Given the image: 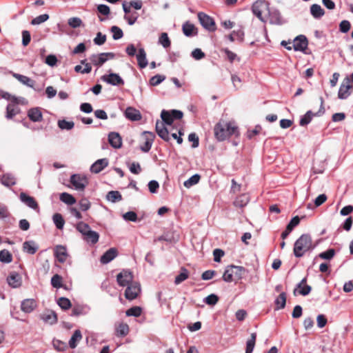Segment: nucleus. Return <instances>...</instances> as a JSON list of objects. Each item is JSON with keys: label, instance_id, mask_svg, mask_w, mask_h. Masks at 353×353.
I'll list each match as a JSON object with an SVG mask.
<instances>
[{"label": "nucleus", "instance_id": "nucleus-4", "mask_svg": "<svg viewBox=\"0 0 353 353\" xmlns=\"http://www.w3.org/2000/svg\"><path fill=\"white\" fill-rule=\"evenodd\" d=\"M70 182L73 188L78 191H83L88 184V180L85 175L74 174L71 175Z\"/></svg>", "mask_w": 353, "mask_h": 353}, {"label": "nucleus", "instance_id": "nucleus-51", "mask_svg": "<svg viewBox=\"0 0 353 353\" xmlns=\"http://www.w3.org/2000/svg\"><path fill=\"white\" fill-rule=\"evenodd\" d=\"M51 285L53 288H63L62 277L59 274H54L51 279Z\"/></svg>", "mask_w": 353, "mask_h": 353}, {"label": "nucleus", "instance_id": "nucleus-61", "mask_svg": "<svg viewBox=\"0 0 353 353\" xmlns=\"http://www.w3.org/2000/svg\"><path fill=\"white\" fill-rule=\"evenodd\" d=\"M219 301V297L214 294H211L208 295L207 297L205 298V303L210 305H215Z\"/></svg>", "mask_w": 353, "mask_h": 353}, {"label": "nucleus", "instance_id": "nucleus-29", "mask_svg": "<svg viewBox=\"0 0 353 353\" xmlns=\"http://www.w3.org/2000/svg\"><path fill=\"white\" fill-rule=\"evenodd\" d=\"M23 250L29 254H34L38 250V246L33 241H27L23 243Z\"/></svg>", "mask_w": 353, "mask_h": 353}, {"label": "nucleus", "instance_id": "nucleus-15", "mask_svg": "<svg viewBox=\"0 0 353 353\" xmlns=\"http://www.w3.org/2000/svg\"><path fill=\"white\" fill-rule=\"evenodd\" d=\"M267 14L268 15L270 23L277 25L281 23V15L276 8L269 7V10L267 12L266 15Z\"/></svg>", "mask_w": 353, "mask_h": 353}, {"label": "nucleus", "instance_id": "nucleus-57", "mask_svg": "<svg viewBox=\"0 0 353 353\" xmlns=\"http://www.w3.org/2000/svg\"><path fill=\"white\" fill-rule=\"evenodd\" d=\"M49 19V15L48 14H41L35 18H34L31 24L32 25H39L45 21H46Z\"/></svg>", "mask_w": 353, "mask_h": 353}, {"label": "nucleus", "instance_id": "nucleus-63", "mask_svg": "<svg viewBox=\"0 0 353 353\" xmlns=\"http://www.w3.org/2000/svg\"><path fill=\"white\" fill-rule=\"evenodd\" d=\"M106 41V35L103 34L101 32H99L97 34L96 37L94 39V43L96 45L101 46L103 45Z\"/></svg>", "mask_w": 353, "mask_h": 353}, {"label": "nucleus", "instance_id": "nucleus-17", "mask_svg": "<svg viewBox=\"0 0 353 353\" xmlns=\"http://www.w3.org/2000/svg\"><path fill=\"white\" fill-rule=\"evenodd\" d=\"M7 282L8 285L13 288H19L22 284L21 276L19 274L12 272L7 277Z\"/></svg>", "mask_w": 353, "mask_h": 353}, {"label": "nucleus", "instance_id": "nucleus-60", "mask_svg": "<svg viewBox=\"0 0 353 353\" xmlns=\"http://www.w3.org/2000/svg\"><path fill=\"white\" fill-rule=\"evenodd\" d=\"M79 205L80 209L82 211H87V210H88L90 208V206H91L90 202L86 198H82L79 201Z\"/></svg>", "mask_w": 353, "mask_h": 353}, {"label": "nucleus", "instance_id": "nucleus-30", "mask_svg": "<svg viewBox=\"0 0 353 353\" xmlns=\"http://www.w3.org/2000/svg\"><path fill=\"white\" fill-rule=\"evenodd\" d=\"M12 76L17 79L19 82L23 83V85H26L30 88H33L34 85V81L31 79L27 76H24L20 74L14 73L12 72Z\"/></svg>", "mask_w": 353, "mask_h": 353}, {"label": "nucleus", "instance_id": "nucleus-10", "mask_svg": "<svg viewBox=\"0 0 353 353\" xmlns=\"http://www.w3.org/2000/svg\"><path fill=\"white\" fill-rule=\"evenodd\" d=\"M141 292V286L138 283L129 285L125 292V296L128 300L135 299Z\"/></svg>", "mask_w": 353, "mask_h": 353}, {"label": "nucleus", "instance_id": "nucleus-22", "mask_svg": "<svg viewBox=\"0 0 353 353\" xmlns=\"http://www.w3.org/2000/svg\"><path fill=\"white\" fill-rule=\"evenodd\" d=\"M136 57L138 65L140 68H145L148 65V62L146 58V52L144 48H139L138 53L136 54Z\"/></svg>", "mask_w": 353, "mask_h": 353}, {"label": "nucleus", "instance_id": "nucleus-43", "mask_svg": "<svg viewBox=\"0 0 353 353\" xmlns=\"http://www.w3.org/2000/svg\"><path fill=\"white\" fill-rule=\"evenodd\" d=\"M234 269L232 268V265H229L226 268L223 274V280L225 282H232L234 279Z\"/></svg>", "mask_w": 353, "mask_h": 353}, {"label": "nucleus", "instance_id": "nucleus-3", "mask_svg": "<svg viewBox=\"0 0 353 353\" xmlns=\"http://www.w3.org/2000/svg\"><path fill=\"white\" fill-rule=\"evenodd\" d=\"M270 3L265 0H257L252 6L253 14L261 21H266L265 16L269 10Z\"/></svg>", "mask_w": 353, "mask_h": 353}, {"label": "nucleus", "instance_id": "nucleus-45", "mask_svg": "<svg viewBox=\"0 0 353 353\" xmlns=\"http://www.w3.org/2000/svg\"><path fill=\"white\" fill-rule=\"evenodd\" d=\"M76 229L83 235L85 236L86 233H88L91 228L88 223H85L83 221H80L77 223Z\"/></svg>", "mask_w": 353, "mask_h": 353}, {"label": "nucleus", "instance_id": "nucleus-40", "mask_svg": "<svg viewBox=\"0 0 353 353\" xmlns=\"http://www.w3.org/2000/svg\"><path fill=\"white\" fill-rule=\"evenodd\" d=\"M117 335L119 336H125L129 332V326L124 323H120L116 327Z\"/></svg>", "mask_w": 353, "mask_h": 353}, {"label": "nucleus", "instance_id": "nucleus-2", "mask_svg": "<svg viewBox=\"0 0 353 353\" xmlns=\"http://www.w3.org/2000/svg\"><path fill=\"white\" fill-rule=\"evenodd\" d=\"M313 248L310 235L303 234L295 241L293 252L296 257L300 258Z\"/></svg>", "mask_w": 353, "mask_h": 353}, {"label": "nucleus", "instance_id": "nucleus-12", "mask_svg": "<svg viewBox=\"0 0 353 353\" xmlns=\"http://www.w3.org/2000/svg\"><path fill=\"white\" fill-rule=\"evenodd\" d=\"M54 254L57 261L61 263L65 262L68 256L66 248L61 245L54 248Z\"/></svg>", "mask_w": 353, "mask_h": 353}, {"label": "nucleus", "instance_id": "nucleus-36", "mask_svg": "<svg viewBox=\"0 0 353 353\" xmlns=\"http://www.w3.org/2000/svg\"><path fill=\"white\" fill-rule=\"evenodd\" d=\"M256 339V334L255 332L252 333L250 338L248 339L246 342L245 353H252Z\"/></svg>", "mask_w": 353, "mask_h": 353}, {"label": "nucleus", "instance_id": "nucleus-23", "mask_svg": "<svg viewBox=\"0 0 353 353\" xmlns=\"http://www.w3.org/2000/svg\"><path fill=\"white\" fill-rule=\"evenodd\" d=\"M37 307L36 301L32 299H25L21 305V310L26 313H30Z\"/></svg>", "mask_w": 353, "mask_h": 353}, {"label": "nucleus", "instance_id": "nucleus-38", "mask_svg": "<svg viewBox=\"0 0 353 353\" xmlns=\"http://www.w3.org/2000/svg\"><path fill=\"white\" fill-rule=\"evenodd\" d=\"M59 199L67 205H73L76 203L75 198L68 192H63L60 194Z\"/></svg>", "mask_w": 353, "mask_h": 353}, {"label": "nucleus", "instance_id": "nucleus-37", "mask_svg": "<svg viewBox=\"0 0 353 353\" xmlns=\"http://www.w3.org/2000/svg\"><path fill=\"white\" fill-rule=\"evenodd\" d=\"M106 199L112 203H116L122 200V195L119 191H110L106 195Z\"/></svg>", "mask_w": 353, "mask_h": 353}, {"label": "nucleus", "instance_id": "nucleus-56", "mask_svg": "<svg viewBox=\"0 0 353 353\" xmlns=\"http://www.w3.org/2000/svg\"><path fill=\"white\" fill-rule=\"evenodd\" d=\"M139 14L137 12H134L129 14H125L124 19L127 21L128 23L130 26H132L135 23L138 19Z\"/></svg>", "mask_w": 353, "mask_h": 353}, {"label": "nucleus", "instance_id": "nucleus-48", "mask_svg": "<svg viewBox=\"0 0 353 353\" xmlns=\"http://www.w3.org/2000/svg\"><path fill=\"white\" fill-rule=\"evenodd\" d=\"M110 31L112 33V38L114 40H119L121 39L123 36V32L122 30L118 26H112L110 28Z\"/></svg>", "mask_w": 353, "mask_h": 353}, {"label": "nucleus", "instance_id": "nucleus-47", "mask_svg": "<svg viewBox=\"0 0 353 353\" xmlns=\"http://www.w3.org/2000/svg\"><path fill=\"white\" fill-rule=\"evenodd\" d=\"M57 125L59 128L61 130H72L74 126V123L73 121H68L65 119L59 120Z\"/></svg>", "mask_w": 353, "mask_h": 353}, {"label": "nucleus", "instance_id": "nucleus-20", "mask_svg": "<svg viewBox=\"0 0 353 353\" xmlns=\"http://www.w3.org/2000/svg\"><path fill=\"white\" fill-rule=\"evenodd\" d=\"M117 256V250L116 248H112L108 250L100 259L102 264H107L112 261Z\"/></svg>", "mask_w": 353, "mask_h": 353}, {"label": "nucleus", "instance_id": "nucleus-18", "mask_svg": "<svg viewBox=\"0 0 353 353\" xmlns=\"http://www.w3.org/2000/svg\"><path fill=\"white\" fill-rule=\"evenodd\" d=\"M108 141L114 148H120L122 145V139L119 133L112 132L108 134Z\"/></svg>", "mask_w": 353, "mask_h": 353}, {"label": "nucleus", "instance_id": "nucleus-5", "mask_svg": "<svg viewBox=\"0 0 353 353\" xmlns=\"http://www.w3.org/2000/svg\"><path fill=\"white\" fill-rule=\"evenodd\" d=\"M352 86L351 79L349 77L344 78L339 90L338 97L341 99H347L351 94Z\"/></svg>", "mask_w": 353, "mask_h": 353}, {"label": "nucleus", "instance_id": "nucleus-28", "mask_svg": "<svg viewBox=\"0 0 353 353\" xmlns=\"http://www.w3.org/2000/svg\"><path fill=\"white\" fill-rule=\"evenodd\" d=\"M28 116L33 122H38L42 120V113L39 108L30 109Z\"/></svg>", "mask_w": 353, "mask_h": 353}, {"label": "nucleus", "instance_id": "nucleus-25", "mask_svg": "<svg viewBox=\"0 0 353 353\" xmlns=\"http://www.w3.org/2000/svg\"><path fill=\"white\" fill-rule=\"evenodd\" d=\"M41 319L46 323L50 325H53L57 321V316L54 312L47 311L41 314Z\"/></svg>", "mask_w": 353, "mask_h": 353}, {"label": "nucleus", "instance_id": "nucleus-53", "mask_svg": "<svg viewBox=\"0 0 353 353\" xmlns=\"http://www.w3.org/2000/svg\"><path fill=\"white\" fill-rule=\"evenodd\" d=\"M165 79V77L162 74H157L150 79V84L152 86H157Z\"/></svg>", "mask_w": 353, "mask_h": 353}, {"label": "nucleus", "instance_id": "nucleus-64", "mask_svg": "<svg viewBox=\"0 0 353 353\" xmlns=\"http://www.w3.org/2000/svg\"><path fill=\"white\" fill-rule=\"evenodd\" d=\"M195 60H201L205 57V53L200 48H195L191 53Z\"/></svg>", "mask_w": 353, "mask_h": 353}, {"label": "nucleus", "instance_id": "nucleus-46", "mask_svg": "<svg viewBox=\"0 0 353 353\" xmlns=\"http://www.w3.org/2000/svg\"><path fill=\"white\" fill-rule=\"evenodd\" d=\"M12 261V256L10 252L7 250L0 251V261L6 263H9Z\"/></svg>", "mask_w": 353, "mask_h": 353}, {"label": "nucleus", "instance_id": "nucleus-44", "mask_svg": "<svg viewBox=\"0 0 353 353\" xmlns=\"http://www.w3.org/2000/svg\"><path fill=\"white\" fill-rule=\"evenodd\" d=\"M200 178L201 176L199 174H195L184 181L183 185L185 188H190V187L197 184L199 182Z\"/></svg>", "mask_w": 353, "mask_h": 353}, {"label": "nucleus", "instance_id": "nucleus-21", "mask_svg": "<svg viewBox=\"0 0 353 353\" xmlns=\"http://www.w3.org/2000/svg\"><path fill=\"white\" fill-rule=\"evenodd\" d=\"M125 116L130 121H137L141 119L140 112L132 107H128L125 111Z\"/></svg>", "mask_w": 353, "mask_h": 353}, {"label": "nucleus", "instance_id": "nucleus-42", "mask_svg": "<svg viewBox=\"0 0 353 353\" xmlns=\"http://www.w3.org/2000/svg\"><path fill=\"white\" fill-rule=\"evenodd\" d=\"M52 220L57 229L63 228L65 221L63 216L59 213H55L52 216Z\"/></svg>", "mask_w": 353, "mask_h": 353}, {"label": "nucleus", "instance_id": "nucleus-9", "mask_svg": "<svg viewBox=\"0 0 353 353\" xmlns=\"http://www.w3.org/2000/svg\"><path fill=\"white\" fill-rule=\"evenodd\" d=\"M320 101H321V108H320L319 111L316 114H313L312 112L310 110L307 111L305 113V114L303 117H302L301 119H300V122H299L300 125L304 126V125H307L308 123H310V121L312 119V117L314 115L319 116L324 113L325 109L323 107V99L322 97L320 98Z\"/></svg>", "mask_w": 353, "mask_h": 353}, {"label": "nucleus", "instance_id": "nucleus-39", "mask_svg": "<svg viewBox=\"0 0 353 353\" xmlns=\"http://www.w3.org/2000/svg\"><path fill=\"white\" fill-rule=\"evenodd\" d=\"M249 196L247 194H241L236 197L234 201V205L236 207L243 208L249 202Z\"/></svg>", "mask_w": 353, "mask_h": 353}, {"label": "nucleus", "instance_id": "nucleus-6", "mask_svg": "<svg viewBox=\"0 0 353 353\" xmlns=\"http://www.w3.org/2000/svg\"><path fill=\"white\" fill-rule=\"evenodd\" d=\"M114 54L112 52H103L100 54H94L90 57V60L92 64L97 66L102 65L108 59H113Z\"/></svg>", "mask_w": 353, "mask_h": 353}, {"label": "nucleus", "instance_id": "nucleus-13", "mask_svg": "<svg viewBox=\"0 0 353 353\" xmlns=\"http://www.w3.org/2000/svg\"><path fill=\"white\" fill-rule=\"evenodd\" d=\"M102 79L112 85H120L124 84L123 79L116 73H110L108 75H104L102 77Z\"/></svg>", "mask_w": 353, "mask_h": 353}, {"label": "nucleus", "instance_id": "nucleus-14", "mask_svg": "<svg viewBox=\"0 0 353 353\" xmlns=\"http://www.w3.org/2000/svg\"><path fill=\"white\" fill-rule=\"evenodd\" d=\"M109 164L107 158L100 159L96 161L90 167V171L92 173L98 174L105 169Z\"/></svg>", "mask_w": 353, "mask_h": 353}, {"label": "nucleus", "instance_id": "nucleus-1", "mask_svg": "<svg viewBox=\"0 0 353 353\" xmlns=\"http://www.w3.org/2000/svg\"><path fill=\"white\" fill-rule=\"evenodd\" d=\"M214 132L215 138L219 141H223L232 135L239 134L238 128L234 123L223 120L219 121L214 125Z\"/></svg>", "mask_w": 353, "mask_h": 353}, {"label": "nucleus", "instance_id": "nucleus-49", "mask_svg": "<svg viewBox=\"0 0 353 353\" xmlns=\"http://www.w3.org/2000/svg\"><path fill=\"white\" fill-rule=\"evenodd\" d=\"M159 43L165 48L170 46L171 42L166 32H163L159 39Z\"/></svg>", "mask_w": 353, "mask_h": 353}, {"label": "nucleus", "instance_id": "nucleus-34", "mask_svg": "<svg viewBox=\"0 0 353 353\" xmlns=\"http://www.w3.org/2000/svg\"><path fill=\"white\" fill-rule=\"evenodd\" d=\"M310 13L315 19H320L325 14L324 10L319 4H312L310 6Z\"/></svg>", "mask_w": 353, "mask_h": 353}, {"label": "nucleus", "instance_id": "nucleus-35", "mask_svg": "<svg viewBox=\"0 0 353 353\" xmlns=\"http://www.w3.org/2000/svg\"><path fill=\"white\" fill-rule=\"evenodd\" d=\"M99 239V234L93 230H90L85 236H83V239L88 243H91L92 244H95L98 242Z\"/></svg>", "mask_w": 353, "mask_h": 353}, {"label": "nucleus", "instance_id": "nucleus-54", "mask_svg": "<svg viewBox=\"0 0 353 353\" xmlns=\"http://www.w3.org/2000/svg\"><path fill=\"white\" fill-rule=\"evenodd\" d=\"M232 267L234 269V276L235 279H241L245 272V269L241 266L232 265Z\"/></svg>", "mask_w": 353, "mask_h": 353}, {"label": "nucleus", "instance_id": "nucleus-62", "mask_svg": "<svg viewBox=\"0 0 353 353\" xmlns=\"http://www.w3.org/2000/svg\"><path fill=\"white\" fill-rule=\"evenodd\" d=\"M351 28L350 22L347 20H343L339 24V30L343 33L347 32Z\"/></svg>", "mask_w": 353, "mask_h": 353}, {"label": "nucleus", "instance_id": "nucleus-8", "mask_svg": "<svg viewBox=\"0 0 353 353\" xmlns=\"http://www.w3.org/2000/svg\"><path fill=\"white\" fill-rule=\"evenodd\" d=\"M198 19L200 21V23L204 28L210 31H214L215 30L214 21L209 15L203 12H199L198 14Z\"/></svg>", "mask_w": 353, "mask_h": 353}, {"label": "nucleus", "instance_id": "nucleus-16", "mask_svg": "<svg viewBox=\"0 0 353 353\" xmlns=\"http://www.w3.org/2000/svg\"><path fill=\"white\" fill-rule=\"evenodd\" d=\"M143 135L145 138V143L140 147V148L141 151L148 152L152 148L155 135L152 132L146 131L143 132Z\"/></svg>", "mask_w": 353, "mask_h": 353}, {"label": "nucleus", "instance_id": "nucleus-55", "mask_svg": "<svg viewBox=\"0 0 353 353\" xmlns=\"http://www.w3.org/2000/svg\"><path fill=\"white\" fill-rule=\"evenodd\" d=\"M57 304L61 307L63 310H68L71 307L70 301L65 297H61L57 301Z\"/></svg>", "mask_w": 353, "mask_h": 353}, {"label": "nucleus", "instance_id": "nucleus-24", "mask_svg": "<svg viewBox=\"0 0 353 353\" xmlns=\"http://www.w3.org/2000/svg\"><path fill=\"white\" fill-rule=\"evenodd\" d=\"M182 30L186 37H192L197 34V29L195 26L189 21H186L183 24Z\"/></svg>", "mask_w": 353, "mask_h": 353}, {"label": "nucleus", "instance_id": "nucleus-50", "mask_svg": "<svg viewBox=\"0 0 353 353\" xmlns=\"http://www.w3.org/2000/svg\"><path fill=\"white\" fill-rule=\"evenodd\" d=\"M161 117L163 120L162 122L166 123L167 125H171L173 123L171 112L169 111L165 110H162L161 113Z\"/></svg>", "mask_w": 353, "mask_h": 353}, {"label": "nucleus", "instance_id": "nucleus-19", "mask_svg": "<svg viewBox=\"0 0 353 353\" xmlns=\"http://www.w3.org/2000/svg\"><path fill=\"white\" fill-rule=\"evenodd\" d=\"M19 197L21 202L25 203L29 208L33 210H37L39 208L38 203L33 197L28 196L24 192H21Z\"/></svg>", "mask_w": 353, "mask_h": 353}, {"label": "nucleus", "instance_id": "nucleus-7", "mask_svg": "<svg viewBox=\"0 0 353 353\" xmlns=\"http://www.w3.org/2000/svg\"><path fill=\"white\" fill-rule=\"evenodd\" d=\"M133 275L129 270H123L117 276V281L122 287L128 286L132 283Z\"/></svg>", "mask_w": 353, "mask_h": 353}, {"label": "nucleus", "instance_id": "nucleus-11", "mask_svg": "<svg viewBox=\"0 0 353 353\" xmlns=\"http://www.w3.org/2000/svg\"><path fill=\"white\" fill-rule=\"evenodd\" d=\"M307 44V38L304 35H299L294 39L292 46L295 51H304Z\"/></svg>", "mask_w": 353, "mask_h": 353}, {"label": "nucleus", "instance_id": "nucleus-26", "mask_svg": "<svg viewBox=\"0 0 353 353\" xmlns=\"http://www.w3.org/2000/svg\"><path fill=\"white\" fill-rule=\"evenodd\" d=\"M18 103H11L6 108V118L8 119H12L15 115L19 113L20 110L17 106Z\"/></svg>", "mask_w": 353, "mask_h": 353}, {"label": "nucleus", "instance_id": "nucleus-41", "mask_svg": "<svg viewBox=\"0 0 353 353\" xmlns=\"http://www.w3.org/2000/svg\"><path fill=\"white\" fill-rule=\"evenodd\" d=\"M188 276L189 272L188 270L185 269V268H182L181 269V272L179 273V274L175 277L174 283L176 285H179L185 280H186L188 278Z\"/></svg>", "mask_w": 353, "mask_h": 353}, {"label": "nucleus", "instance_id": "nucleus-27", "mask_svg": "<svg viewBox=\"0 0 353 353\" xmlns=\"http://www.w3.org/2000/svg\"><path fill=\"white\" fill-rule=\"evenodd\" d=\"M90 307L86 305H77L73 307L72 310V315H85L90 312Z\"/></svg>", "mask_w": 353, "mask_h": 353}, {"label": "nucleus", "instance_id": "nucleus-58", "mask_svg": "<svg viewBox=\"0 0 353 353\" xmlns=\"http://www.w3.org/2000/svg\"><path fill=\"white\" fill-rule=\"evenodd\" d=\"M125 221L136 222L137 221V214L133 211H129L123 214Z\"/></svg>", "mask_w": 353, "mask_h": 353}, {"label": "nucleus", "instance_id": "nucleus-59", "mask_svg": "<svg viewBox=\"0 0 353 353\" xmlns=\"http://www.w3.org/2000/svg\"><path fill=\"white\" fill-rule=\"evenodd\" d=\"M68 23L70 27L77 28L81 26L82 21L79 17H72L68 19Z\"/></svg>", "mask_w": 353, "mask_h": 353}, {"label": "nucleus", "instance_id": "nucleus-32", "mask_svg": "<svg viewBox=\"0 0 353 353\" xmlns=\"http://www.w3.org/2000/svg\"><path fill=\"white\" fill-rule=\"evenodd\" d=\"M1 183L6 187H11L16 184V179L13 174L7 173L1 178Z\"/></svg>", "mask_w": 353, "mask_h": 353}, {"label": "nucleus", "instance_id": "nucleus-52", "mask_svg": "<svg viewBox=\"0 0 353 353\" xmlns=\"http://www.w3.org/2000/svg\"><path fill=\"white\" fill-rule=\"evenodd\" d=\"M142 310L140 307L135 306L128 309L125 314L128 316H135L138 317L141 316Z\"/></svg>", "mask_w": 353, "mask_h": 353}, {"label": "nucleus", "instance_id": "nucleus-31", "mask_svg": "<svg viewBox=\"0 0 353 353\" xmlns=\"http://www.w3.org/2000/svg\"><path fill=\"white\" fill-rule=\"evenodd\" d=\"M82 339V334L79 330H76L72 336H71L70 339L69 340L68 344L70 348L74 349L75 348L78 343Z\"/></svg>", "mask_w": 353, "mask_h": 353}, {"label": "nucleus", "instance_id": "nucleus-33", "mask_svg": "<svg viewBox=\"0 0 353 353\" xmlns=\"http://www.w3.org/2000/svg\"><path fill=\"white\" fill-rule=\"evenodd\" d=\"M286 294L285 292H281L274 300V304L276 305L275 310H279L283 309L286 304Z\"/></svg>", "mask_w": 353, "mask_h": 353}]
</instances>
